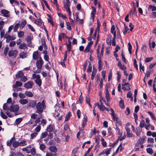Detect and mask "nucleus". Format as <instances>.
I'll return each mask as SVG.
<instances>
[{"mask_svg":"<svg viewBox=\"0 0 156 156\" xmlns=\"http://www.w3.org/2000/svg\"><path fill=\"white\" fill-rule=\"evenodd\" d=\"M1 13L3 14L4 16L8 17L9 16V12L5 9H3L1 10Z\"/></svg>","mask_w":156,"mask_h":156,"instance_id":"obj_11","label":"nucleus"},{"mask_svg":"<svg viewBox=\"0 0 156 156\" xmlns=\"http://www.w3.org/2000/svg\"><path fill=\"white\" fill-rule=\"evenodd\" d=\"M111 32L113 34H116V31H115V27L114 25L112 26L111 29Z\"/></svg>","mask_w":156,"mask_h":156,"instance_id":"obj_28","label":"nucleus"},{"mask_svg":"<svg viewBox=\"0 0 156 156\" xmlns=\"http://www.w3.org/2000/svg\"><path fill=\"white\" fill-rule=\"evenodd\" d=\"M34 84L33 81H28L24 84V87L27 89H30L32 87V86Z\"/></svg>","mask_w":156,"mask_h":156,"instance_id":"obj_5","label":"nucleus"},{"mask_svg":"<svg viewBox=\"0 0 156 156\" xmlns=\"http://www.w3.org/2000/svg\"><path fill=\"white\" fill-rule=\"evenodd\" d=\"M53 125L51 124L47 127L46 130L49 132H51L53 131Z\"/></svg>","mask_w":156,"mask_h":156,"instance_id":"obj_22","label":"nucleus"},{"mask_svg":"<svg viewBox=\"0 0 156 156\" xmlns=\"http://www.w3.org/2000/svg\"><path fill=\"white\" fill-rule=\"evenodd\" d=\"M38 133L37 132H34L33 133H32L30 134V139H33L34 137H36L37 136V135Z\"/></svg>","mask_w":156,"mask_h":156,"instance_id":"obj_34","label":"nucleus"},{"mask_svg":"<svg viewBox=\"0 0 156 156\" xmlns=\"http://www.w3.org/2000/svg\"><path fill=\"white\" fill-rule=\"evenodd\" d=\"M46 101L43 100L41 102H38L36 104V106L37 109L36 112L38 114H41L43 112V110L46 108Z\"/></svg>","mask_w":156,"mask_h":156,"instance_id":"obj_1","label":"nucleus"},{"mask_svg":"<svg viewBox=\"0 0 156 156\" xmlns=\"http://www.w3.org/2000/svg\"><path fill=\"white\" fill-rule=\"evenodd\" d=\"M39 55L37 51H34L33 55V59L34 60H37L39 57Z\"/></svg>","mask_w":156,"mask_h":156,"instance_id":"obj_13","label":"nucleus"},{"mask_svg":"<svg viewBox=\"0 0 156 156\" xmlns=\"http://www.w3.org/2000/svg\"><path fill=\"white\" fill-rule=\"evenodd\" d=\"M147 113L150 115L151 117L154 120L155 119L156 117L153 114V113H152L151 112L149 111L147 112Z\"/></svg>","mask_w":156,"mask_h":156,"instance_id":"obj_49","label":"nucleus"},{"mask_svg":"<svg viewBox=\"0 0 156 156\" xmlns=\"http://www.w3.org/2000/svg\"><path fill=\"white\" fill-rule=\"evenodd\" d=\"M16 44V42L14 41H11L9 44V46L10 47H12L13 46H14Z\"/></svg>","mask_w":156,"mask_h":156,"instance_id":"obj_58","label":"nucleus"},{"mask_svg":"<svg viewBox=\"0 0 156 156\" xmlns=\"http://www.w3.org/2000/svg\"><path fill=\"white\" fill-rule=\"evenodd\" d=\"M22 151H26L27 153H30V150L28 149L27 147L22 149Z\"/></svg>","mask_w":156,"mask_h":156,"instance_id":"obj_57","label":"nucleus"},{"mask_svg":"<svg viewBox=\"0 0 156 156\" xmlns=\"http://www.w3.org/2000/svg\"><path fill=\"white\" fill-rule=\"evenodd\" d=\"M32 78L34 79H36L35 80V83L39 86L40 87L41 86L42 83V81L39 75L33 74L32 75Z\"/></svg>","mask_w":156,"mask_h":156,"instance_id":"obj_2","label":"nucleus"},{"mask_svg":"<svg viewBox=\"0 0 156 156\" xmlns=\"http://www.w3.org/2000/svg\"><path fill=\"white\" fill-rule=\"evenodd\" d=\"M19 102L22 105H24L28 104V101L27 99H22L19 101Z\"/></svg>","mask_w":156,"mask_h":156,"instance_id":"obj_19","label":"nucleus"},{"mask_svg":"<svg viewBox=\"0 0 156 156\" xmlns=\"http://www.w3.org/2000/svg\"><path fill=\"white\" fill-rule=\"evenodd\" d=\"M36 104V101L30 100L28 101L27 106L28 107L34 108L35 107Z\"/></svg>","mask_w":156,"mask_h":156,"instance_id":"obj_4","label":"nucleus"},{"mask_svg":"<svg viewBox=\"0 0 156 156\" xmlns=\"http://www.w3.org/2000/svg\"><path fill=\"white\" fill-rule=\"evenodd\" d=\"M46 147L45 145L44 144H40L39 148L42 151H43Z\"/></svg>","mask_w":156,"mask_h":156,"instance_id":"obj_35","label":"nucleus"},{"mask_svg":"<svg viewBox=\"0 0 156 156\" xmlns=\"http://www.w3.org/2000/svg\"><path fill=\"white\" fill-rule=\"evenodd\" d=\"M20 25V24L19 23H16L14 26V28H13V30L14 32H16L18 29L19 28V26Z\"/></svg>","mask_w":156,"mask_h":156,"instance_id":"obj_39","label":"nucleus"},{"mask_svg":"<svg viewBox=\"0 0 156 156\" xmlns=\"http://www.w3.org/2000/svg\"><path fill=\"white\" fill-rule=\"evenodd\" d=\"M56 153H52L51 152H47L46 154V156H56Z\"/></svg>","mask_w":156,"mask_h":156,"instance_id":"obj_41","label":"nucleus"},{"mask_svg":"<svg viewBox=\"0 0 156 156\" xmlns=\"http://www.w3.org/2000/svg\"><path fill=\"white\" fill-rule=\"evenodd\" d=\"M142 131V128L138 127L136 129V133L137 136H139L140 135V133Z\"/></svg>","mask_w":156,"mask_h":156,"instance_id":"obj_16","label":"nucleus"},{"mask_svg":"<svg viewBox=\"0 0 156 156\" xmlns=\"http://www.w3.org/2000/svg\"><path fill=\"white\" fill-rule=\"evenodd\" d=\"M112 36L111 35H109V41H108V39H106V43L107 44L111 45V44Z\"/></svg>","mask_w":156,"mask_h":156,"instance_id":"obj_36","label":"nucleus"},{"mask_svg":"<svg viewBox=\"0 0 156 156\" xmlns=\"http://www.w3.org/2000/svg\"><path fill=\"white\" fill-rule=\"evenodd\" d=\"M30 151L31 154L33 155H34L36 154V150L34 148H32Z\"/></svg>","mask_w":156,"mask_h":156,"instance_id":"obj_53","label":"nucleus"},{"mask_svg":"<svg viewBox=\"0 0 156 156\" xmlns=\"http://www.w3.org/2000/svg\"><path fill=\"white\" fill-rule=\"evenodd\" d=\"M19 48L20 49H25L26 48H27L26 44L24 43H22L19 46Z\"/></svg>","mask_w":156,"mask_h":156,"instance_id":"obj_24","label":"nucleus"},{"mask_svg":"<svg viewBox=\"0 0 156 156\" xmlns=\"http://www.w3.org/2000/svg\"><path fill=\"white\" fill-rule=\"evenodd\" d=\"M49 150L51 152H53V153H56L57 151V149L56 147L53 146L50 147Z\"/></svg>","mask_w":156,"mask_h":156,"instance_id":"obj_10","label":"nucleus"},{"mask_svg":"<svg viewBox=\"0 0 156 156\" xmlns=\"http://www.w3.org/2000/svg\"><path fill=\"white\" fill-rule=\"evenodd\" d=\"M34 22L36 24L39 26H41L42 23L41 19H36Z\"/></svg>","mask_w":156,"mask_h":156,"instance_id":"obj_29","label":"nucleus"},{"mask_svg":"<svg viewBox=\"0 0 156 156\" xmlns=\"http://www.w3.org/2000/svg\"><path fill=\"white\" fill-rule=\"evenodd\" d=\"M19 110V106L17 105L11 106L9 108V110L12 112H17Z\"/></svg>","mask_w":156,"mask_h":156,"instance_id":"obj_6","label":"nucleus"},{"mask_svg":"<svg viewBox=\"0 0 156 156\" xmlns=\"http://www.w3.org/2000/svg\"><path fill=\"white\" fill-rule=\"evenodd\" d=\"M9 50V48L8 47H6L4 49V53L5 55H7V53Z\"/></svg>","mask_w":156,"mask_h":156,"instance_id":"obj_55","label":"nucleus"},{"mask_svg":"<svg viewBox=\"0 0 156 156\" xmlns=\"http://www.w3.org/2000/svg\"><path fill=\"white\" fill-rule=\"evenodd\" d=\"M146 137L145 136H143L142 138H140L137 140L136 144H141L143 143L145 140Z\"/></svg>","mask_w":156,"mask_h":156,"instance_id":"obj_9","label":"nucleus"},{"mask_svg":"<svg viewBox=\"0 0 156 156\" xmlns=\"http://www.w3.org/2000/svg\"><path fill=\"white\" fill-rule=\"evenodd\" d=\"M98 108L101 111H104L105 110V107L103 105H98Z\"/></svg>","mask_w":156,"mask_h":156,"instance_id":"obj_61","label":"nucleus"},{"mask_svg":"<svg viewBox=\"0 0 156 156\" xmlns=\"http://www.w3.org/2000/svg\"><path fill=\"white\" fill-rule=\"evenodd\" d=\"M101 144L104 147H106L107 145V143L105 141L104 139L102 138L101 140Z\"/></svg>","mask_w":156,"mask_h":156,"instance_id":"obj_47","label":"nucleus"},{"mask_svg":"<svg viewBox=\"0 0 156 156\" xmlns=\"http://www.w3.org/2000/svg\"><path fill=\"white\" fill-rule=\"evenodd\" d=\"M106 94H105V97L107 100L108 101L110 99L109 95V92L108 89L106 88L105 89Z\"/></svg>","mask_w":156,"mask_h":156,"instance_id":"obj_20","label":"nucleus"},{"mask_svg":"<svg viewBox=\"0 0 156 156\" xmlns=\"http://www.w3.org/2000/svg\"><path fill=\"white\" fill-rule=\"evenodd\" d=\"M19 56L20 58L22 59L25 58L27 56V53L24 52H21Z\"/></svg>","mask_w":156,"mask_h":156,"instance_id":"obj_15","label":"nucleus"},{"mask_svg":"<svg viewBox=\"0 0 156 156\" xmlns=\"http://www.w3.org/2000/svg\"><path fill=\"white\" fill-rule=\"evenodd\" d=\"M24 35V33L23 31L19 32L18 33V36L19 37L21 38L23 37Z\"/></svg>","mask_w":156,"mask_h":156,"instance_id":"obj_44","label":"nucleus"},{"mask_svg":"<svg viewBox=\"0 0 156 156\" xmlns=\"http://www.w3.org/2000/svg\"><path fill=\"white\" fill-rule=\"evenodd\" d=\"M66 25L67 29L70 30H71V28L70 23L69 22H67L66 23Z\"/></svg>","mask_w":156,"mask_h":156,"instance_id":"obj_60","label":"nucleus"},{"mask_svg":"<svg viewBox=\"0 0 156 156\" xmlns=\"http://www.w3.org/2000/svg\"><path fill=\"white\" fill-rule=\"evenodd\" d=\"M16 139L14 137H12L9 140H8L7 142V145L8 146H10L12 143L15 141Z\"/></svg>","mask_w":156,"mask_h":156,"instance_id":"obj_12","label":"nucleus"},{"mask_svg":"<svg viewBox=\"0 0 156 156\" xmlns=\"http://www.w3.org/2000/svg\"><path fill=\"white\" fill-rule=\"evenodd\" d=\"M18 53L17 50H10L9 52L8 55L10 57L14 56L15 58Z\"/></svg>","mask_w":156,"mask_h":156,"instance_id":"obj_7","label":"nucleus"},{"mask_svg":"<svg viewBox=\"0 0 156 156\" xmlns=\"http://www.w3.org/2000/svg\"><path fill=\"white\" fill-rule=\"evenodd\" d=\"M76 20L77 21H79L80 23L82 24L83 23V20L80 19L79 18L78 13L76 12L75 14Z\"/></svg>","mask_w":156,"mask_h":156,"instance_id":"obj_14","label":"nucleus"},{"mask_svg":"<svg viewBox=\"0 0 156 156\" xmlns=\"http://www.w3.org/2000/svg\"><path fill=\"white\" fill-rule=\"evenodd\" d=\"M118 66L122 70H123L126 69V67L124 65L122 64L121 62L119 61L118 63Z\"/></svg>","mask_w":156,"mask_h":156,"instance_id":"obj_18","label":"nucleus"},{"mask_svg":"<svg viewBox=\"0 0 156 156\" xmlns=\"http://www.w3.org/2000/svg\"><path fill=\"white\" fill-rule=\"evenodd\" d=\"M27 23V22L26 20H24L23 21H22L20 27L21 28H23L26 25Z\"/></svg>","mask_w":156,"mask_h":156,"instance_id":"obj_43","label":"nucleus"},{"mask_svg":"<svg viewBox=\"0 0 156 156\" xmlns=\"http://www.w3.org/2000/svg\"><path fill=\"white\" fill-rule=\"evenodd\" d=\"M91 48L89 46H87L85 49L84 50V52L85 53H87L89 52L90 50V49Z\"/></svg>","mask_w":156,"mask_h":156,"instance_id":"obj_40","label":"nucleus"},{"mask_svg":"<svg viewBox=\"0 0 156 156\" xmlns=\"http://www.w3.org/2000/svg\"><path fill=\"white\" fill-rule=\"evenodd\" d=\"M90 98L87 97H86V102L90 107H91V106L90 103Z\"/></svg>","mask_w":156,"mask_h":156,"instance_id":"obj_50","label":"nucleus"},{"mask_svg":"<svg viewBox=\"0 0 156 156\" xmlns=\"http://www.w3.org/2000/svg\"><path fill=\"white\" fill-rule=\"evenodd\" d=\"M23 83L20 82L16 81L15 84L13 85V90L15 91V89H16L17 87L22 86Z\"/></svg>","mask_w":156,"mask_h":156,"instance_id":"obj_8","label":"nucleus"},{"mask_svg":"<svg viewBox=\"0 0 156 156\" xmlns=\"http://www.w3.org/2000/svg\"><path fill=\"white\" fill-rule=\"evenodd\" d=\"M0 115L4 119H6L7 118V116L2 111L0 112Z\"/></svg>","mask_w":156,"mask_h":156,"instance_id":"obj_51","label":"nucleus"},{"mask_svg":"<svg viewBox=\"0 0 156 156\" xmlns=\"http://www.w3.org/2000/svg\"><path fill=\"white\" fill-rule=\"evenodd\" d=\"M101 26V23L99 21L98 19L97 20V28L96 29V31H97V30H99L100 29V28Z\"/></svg>","mask_w":156,"mask_h":156,"instance_id":"obj_33","label":"nucleus"},{"mask_svg":"<svg viewBox=\"0 0 156 156\" xmlns=\"http://www.w3.org/2000/svg\"><path fill=\"white\" fill-rule=\"evenodd\" d=\"M121 100L119 101V106L120 108L122 109H123L125 108L124 105V101L122 99V98H120Z\"/></svg>","mask_w":156,"mask_h":156,"instance_id":"obj_17","label":"nucleus"},{"mask_svg":"<svg viewBox=\"0 0 156 156\" xmlns=\"http://www.w3.org/2000/svg\"><path fill=\"white\" fill-rule=\"evenodd\" d=\"M64 129L67 133H69L70 131V130L68 125H65L64 127Z\"/></svg>","mask_w":156,"mask_h":156,"instance_id":"obj_32","label":"nucleus"},{"mask_svg":"<svg viewBox=\"0 0 156 156\" xmlns=\"http://www.w3.org/2000/svg\"><path fill=\"white\" fill-rule=\"evenodd\" d=\"M147 152L150 154H152L153 153V149L151 148H147L146 149Z\"/></svg>","mask_w":156,"mask_h":156,"instance_id":"obj_48","label":"nucleus"},{"mask_svg":"<svg viewBox=\"0 0 156 156\" xmlns=\"http://www.w3.org/2000/svg\"><path fill=\"white\" fill-rule=\"evenodd\" d=\"M48 133L46 131H45L43 133H42L40 136V138L43 139L45 137L48 135Z\"/></svg>","mask_w":156,"mask_h":156,"instance_id":"obj_30","label":"nucleus"},{"mask_svg":"<svg viewBox=\"0 0 156 156\" xmlns=\"http://www.w3.org/2000/svg\"><path fill=\"white\" fill-rule=\"evenodd\" d=\"M70 113V112H69L66 115V118L65 120V121H67L69 118L71 116Z\"/></svg>","mask_w":156,"mask_h":156,"instance_id":"obj_56","label":"nucleus"},{"mask_svg":"<svg viewBox=\"0 0 156 156\" xmlns=\"http://www.w3.org/2000/svg\"><path fill=\"white\" fill-rule=\"evenodd\" d=\"M23 73L22 72L20 71L16 74V76L17 78H20L23 76Z\"/></svg>","mask_w":156,"mask_h":156,"instance_id":"obj_21","label":"nucleus"},{"mask_svg":"<svg viewBox=\"0 0 156 156\" xmlns=\"http://www.w3.org/2000/svg\"><path fill=\"white\" fill-rule=\"evenodd\" d=\"M92 69V66L91 63L90 62V63L88 65V68L87 69V72H90L91 71Z\"/></svg>","mask_w":156,"mask_h":156,"instance_id":"obj_52","label":"nucleus"},{"mask_svg":"<svg viewBox=\"0 0 156 156\" xmlns=\"http://www.w3.org/2000/svg\"><path fill=\"white\" fill-rule=\"evenodd\" d=\"M148 8L150 9H151V11H156V7L151 5H149Z\"/></svg>","mask_w":156,"mask_h":156,"instance_id":"obj_46","label":"nucleus"},{"mask_svg":"<svg viewBox=\"0 0 156 156\" xmlns=\"http://www.w3.org/2000/svg\"><path fill=\"white\" fill-rule=\"evenodd\" d=\"M144 120L143 119L141 120L140 122V126L139 127H140L141 128L143 127L144 126Z\"/></svg>","mask_w":156,"mask_h":156,"instance_id":"obj_42","label":"nucleus"},{"mask_svg":"<svg viewBox=\"0 0 156 156\" xmlns=\"http://www.w3.org/2000/svg\"><path fill=\"white\" fill-rule=\"evenodd\" d=\"M111 150V148H110L108 149H107V150H104L103 151V152L104 153H105L107 155H108L110 154V151Z\"/></svg>","mask_w":156,"mask_h":156,"instance_id":"obj_45","label":"nucleus"},{"mask_svg":"<svg viewBox=\"0 0 156 156\" xmlns=\"http://www.w3.org/2000/svg\"><path fill=\"white\" fill-rule=\"evenodd\" d=\"M20 145L19 142L15 141L13 142L12 146L13 147H18Z\"/></svg>","mask_w":156,"mask_h":156,"instance_id":"obj_37","label":"nucleus"},{"mask_svg":"<svg viewBox=\"0 0 156 156\" xmlns=\"http://www.w3.org/2000/svg\"><path fill=\"white\" fill-rule=\"evenodd\" d=\"M131 86L130 85H128V86H126V87H122V89L124 90H129L130 89V86Z\"/></svg>","mask_w":156,"mask_h":156,"instance_id":"obj_54","label":"nucleus"},{"mask_svg":"<svg viewBox=\"0 0 156 156\" xmlns=\"http://www.w3.org/2000/svg\"><path fill=\"white\" fill-rule=\"evenodd\" d=\"M3 108L4 110H6L8 109H9V107L8 106L7 104L5 103L4 104L3 106Z\"/></svg>","mask_w":156,"mask_h":156,"instance_id":"obj_64","label":"nucleus"},{"mask_svg":"<svg viewBox=\"0 0 156 156\" xmlns=\"http://www.w3.org/2000/svg\"><path fill=\"white\" fill-rule=\"evenodd\" d=\"M25 95L29 97H32L33 96V94L30 91H26L25 93Z\"/></svg>","mask_w":156,"mask_h":156,"instance_id":"obj_25","label":"nucleus"},{"mask_svg":"<svg viewBox=\"0 0 156 156\" xmlns=\"http://www.w3.org/2000/svg\"><path fill=\"white\" fill-rule=\"evenodd\" d=\"M19 145L23 146L26 145L27 144L26 141L25 140H24L19 142Z\"/></svg>","mask_w":156,"mask_h":156,"instance_id":"obj_26","label":"nucleus"},{"mask_svg":"<svg viewBox=\"0 0 156 156\" xmlns=\"http://www.w3.org/2000/svg\"><path fill=\"white\" fill-rule=\"evenodd\" d=\"M96 70H94V68H93V70L91 74V79L92 80H93L95 75H96Z\"/></svg>","mask_w":156,"mask_h":156,"instance_id":"obj_31","label":"nucleus"},{"mask_svg":"<svg viewBox=\"0 0 156 156\" xmlns=\"http://www.w3.org/2000/svg\"><path fill=\"white\" fill-rule=\"evenodd\" d=\"M22 118H19L16 119L15 123L16 125H19L20 122L22 121Z\"/></svg>","mask_w":156,"mask_h":156,"instance_id":"obj_38","label":"nucleus"},{"mask_svg":"<svg viewBox=\"0 0 156 156\" xmlns=\"http://www.w3.org/2000/svg\"><path fill=\"white\" fill-rule=\"evenodd\" d=\"M77 148H75L74 149H73L72 151V156H78L77 153Z\"/></svg>","mask_w":156,"mask_h":156,"instance_id":"obj_23","label":"nucleus"},{"mask_svg":"<svg viewBox=\"0 0 156 156\" xmlns=\"http://www.w3.org/2000/svg\"><path fill=\"white\" fill-rule=\"evenodd\" d=\"M64 7L66 9L67 12L70 15L71 14V12L69 9V5H65Z\"/></svg>","mask_w":156,"mask_h":156,"instance_id":"obj_27","label":"nucleus"},{"mask_svg":"<svg viewBox=\"0 0 156 156\" xmlns=\"http://www.w3.org/2000/svg\"><path fill=\"white\" fill-rule=\"evenodd\" d=\"M43 63L44 62L43 60L41 57H40L39 60H37L36 63V66L37 69H40L41 68Z\"/></svg>","mask_w":156,"mask_h":156,"instance_id":"obj_3","label":"nucleus"},{"mask_svg":"<svg viewBox=\"0 0 156 156\" xmlns=\"http://www.w3.org/2000/svg\"><path fill=\"white\" fill-rule=\"evenodd\" d=\"M41 129V127L40 126H37L35 129V130L36 131L35 132H39L40 131Z\"/></svg>","mask_w":156,"mask_h":156,"instance_id":"obj_59","label":"nucleus"},{"mask_svg":"<svg viewBox=\"0 0 156 156\" xmlns=\"http://www.w3.org/2000/svg\"><path fill=\"white\" fill-rule=\"evenodd\" d=\"M97 57L98 60L101 59V58L103 56V54L98 53L97 54Z\"/></svg>","mask_w":156,"mask_h":156,"instance_id":"obj_63","label":"nucleus"},{"mask_svg":"<svg viewBox=\"0 0 156 156\" xmlns=\"http://www.w3.org/2000/svg\"><path fill=\"white\" fill-rule=\"evenodd\" d=\"M153 59V57L147 58H146L145 61L146 62H148L151 61Z\"/></svg>","mask_w":156,"mask_h":156,"instance_id":"obj_62","label":"nucleus"}]
</instances>
